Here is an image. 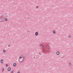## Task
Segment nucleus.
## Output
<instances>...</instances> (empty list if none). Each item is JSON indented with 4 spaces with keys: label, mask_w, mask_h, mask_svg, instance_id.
<instances>
[{
    "label": "nucleus",
    "mask_w": 73,
    "mask_h": 73,
    "mask_svg": "<svg viewBox=\"0 0 73 73\" xmlns=\"http://www.w3.org/2000/svg\"><path fill=\"white\" fill-rule=\"evenodd\" d=\"M24 60V56L23 55H21L19 56V61L21 62H22L23 60Z\"/></svg>",
    "instance_id": "obj_1"
},
{
    "label": "nucleus",
    "mask_w": 73,
    "mask_h": 73,
    "mask_svg": "<svg viewBox=\"0 0 73 73\" xmlns=\"http://www.w3.org/2000/svg\"><path fill=\"white\" fill-rule=\"evenodd\" d=\"M0 19L1 20V22H3L4 21V16H2L0 17Z\"/></svg>",
    "instance_id": "obj_2"
},
{
    "label": "nucleus",
    "mask_w": 73,
    "mask_h": 73,
    "mask_svg": "<svg viewBox=\"0 0 73 73\" xmlns=\"http://www.w3.org/2000/svg\"><path fill=\"white\" fill-rule=\"evenodd\" d=\"M45 47H46V50L49 48V46H47L46 45H45Z\"/></svg>",
    "instance_id": "obj_3"
},
{
    "label": "nucleus",
    "mask_w": 73,
    "mask_h": 73,
    "mask_svg": "<svg viewBox=\"0 0 73 73\" xmlns=\"http://www.w3.org/2000/svg\"><path fill=\"white\" fill-rule=\"evenodd\" d=\"M39 46H40V47H41V48H43L44 46V45L42 44H40Z\"/></svg>",
    "instance_id": "obj_4"
},
{
    "label": "nucleus",
    "mask_w": 73,
    "mask_h": 73,
    "mask_svg": "<svg viewBox=\"0 0 73 73\" xmlns=\"http://www.w3.org/2000/svg\"><path fill=\"white\" fill-rule=\"evenodd\" d=\"M38 32H36L35 33V36H38Z\"/></svg>",
    "instance_id": "obj_5"
},
{
    "label": "nucleus",
    "mask_w": 73,
    "mask_h": 73,
    "mask_svg": "<svg viewBox=\"0 0 73 73\" xmlns=\"http://www.w3.org/2000/svg\"><path fill=\"white\" fill-rule=\"evenodd\" d=\"M11 68L10 67H9L8 69H7V70L8 71H11Z\"/></svg>",
    "instance_id": "obj_6"
},
{
    "label": "nucleus",
    "mask_w": 73,
    "mask_h": 73,
    "mask_svg": "<svg viewBox=\"0 0 73 73\" xmlns=\"http://www.w3.org/2000/svg\"><path fill=\"white\" fill-rule=\"evenodd\" d=\"M57 55H59L60 54V52L59 51H57L56 52Z\"/></svg>",
    "instance_id": "obj_7"
},
{
    "label": "nucleus",
    "mask_w": 73,
    "mask_h": 73,
    "mask_svg": "<svg viewBox=\"0 0 73 73\" xmlns=\"http://www.w3.org/2000/svg\"><path fill=\"white\" fill-rule=\"evenodd\" d=\"M16 65V63H14L13 64V66H14V67H15Z\"/></svg>",
    "instance_id": "obj_8"
},
{
    "label": "nucleus",
    "mask_w": 73,
    "mask_h": 73,
    "mask_svg": "<svg viewBox=\"0 0 73 73\" xmlns=\"http://www.w3.org/2000/svg\"><path fill=\"white\" fill-rule=\"evenodd\" d=\"M0 62L1 63V64H2V63H3V59H1L0 60Z\"/></svg>",
    "instance_id": "obj_9"
},
{
    "label": "nucleus",
    "mask_w": 73,
    "mask_h": 73,
    "mask_svg": "<svg viewBox=\"0 0 73 73\" xmlns=\"http://www.w3.org/2000/svg\"><path fill=\"white\" fill-rule=\"evenodd\" d=\"M53 32V34H55V33H56V32L54 30H53L52 31Z\"/></svg>",
    "instance_id": "obj_10"
},
{
    "label": "nucleus",
    "mask_w": 73,
    "mask_h": 73,
    "mask_svg": "<svg viewBox=\"0 0 73 73\" xmlns=\"http://www.w3.org/2000/svg\"><path fill=\"white\" fill-rule=\"evenodd\" d=\"M5 21H8V19L7 18H5Z\"/></svg>",
    "instance_id": "obj_11"
},
{
    "label": "nucleus",
    "mask_w": 73,
    "mask_h": 73,
    "mask_svg": "<svg viewBox=\"0 0 73 73\" xmlns=\"http://www.w3.org/2000/svg\"><path fill=\"white\" fill-rule=\"evenodd\" d=\"M69 66H71L72 65V64L70 63H69Z\"/></svg>",
    "instance_id": "obj_12"
},
{
    "label": "nucleus",
    "mask_w": 73,
    "mask_h": 73,
    "mask_svg": "<svg viewBox=\"0 0 73 73\" xmlns=\"http://www.w3.org/2000/svg\"><path fill=\"white\" fill-rule=\"evenodd\" d=\"M5 52H6V51H5V50H3V53Z\"/></svg>",
    "instance_id": "obj_13"
},
{
    "label": "nucleus",
    "mask_w": 73,
    "mask_h": 73,
    "mask_svg": "<svg viewBox=\"0 0 73 73\" xmlns=\"http://www.w3.org/2000/svg\"><path fill=\"white\" fill-rule=\"evenodd\" d=\"M70 37H71V36H70V35H69L68 36V38H70Z\"/></svg>",
    "instance_id": "obj_14"
},
{
    "label": "nucleus",
    "mask_w": 73,
    "mask_h": 73,
    "mask_svg": "<svg viewBox=\"0 0 73 73\" xmlns=\"http://www.w3.org/2000/svg\"><path fill=\"white\" fill-rule=\"evenodd\" d=\"M3 71H4V68H2Z\"/></svg>",
    "instance_id": "obj_15"
},
{
    "label": "nucleus",
    "mask_w": 73,
    "mask_h": 73,
    "mask_svg": "<svg viewBox=\"0 0 73 73\" xmlns=\"http://www.w3.org/2000/svg\"><path fill=\"white\" fill-rule=\"evenodd\" d=\"M6 67H7L8 66V64H6Z\"/></svg>",
    "instance_id": "obj_16"
},
{
    "label": "nucleus",
    "mask_w": 73,
    "mask_h": 73,
    "mask_svg": "<svg viewBox=\"0 0 73 73\" xmlns=\"http://www.w3.org/2000/svg\"><path fill=\"white\" fill-rule=\"evenodd\" d=\"M14 72H13V71H11V73H13Z\"/></svg>",
    "instance_id": "obj_17"
},
{
    "label": "nucleus",
    "mask_w": 73,
    "mask_h": 73,
    "mask_svg": "<svg viewBox=\"0 0 73 73\" xmlns=\"http://www.w3.org/2000/svg\"><path fill=\"white\" fill-rule=\"evenodd\" d=\"M8 46L9 47H10V45H8Z\"/></svg>",
    "instance_id": "obj_18"
},
{
    "label": "nucleus",
    "mask_w": 73,
    "mask_h": 73,
    "mask_svg": "<svg viewBox=\"0 0 73 73\" xmlns=\"http://www.w3.org/2000/svg\"><path fill=\"white\" fill-rule=\"evenodd\" d=\"M38 8V6H36V8L37 9V8Z\"/></svg>",
    "instance_id": "obj_19"
},
{
    "label": "nucleus",
    "mask_w": 73,
    "mask_h": 73,
    "mask_svg": "<svg viewBox=\"0 0 73 73\" xmlns=\"http://www.w3.org/2000/svg\"><path fill=\"white\" fill-rule=\"evenodd\" d=\"M17 73H20V72L19 71H18L17 72Z\"/></svg>",
    "instance_id": "obj_20"
},
{
    "label": "nucleus",
    "mask_w": 73,
    "mask_h": 73,
    "mask_svg": "<svg viewBox=\"0 0 73 73\" xmlns=\"http://www.w3.org/2000/svg\"><path fill=\"white\" fill-rule=\"evenodd\" d=\"M41 53H39V54H40V55H41Z\"/></svg>",
    "instance_id": "obj_21"
},
{
    "label": "nucleus",
    "mask_w": 73,
    "mask_h": 73,
    "mask_svg": "<svg viewBox=\"0 0 73 73\" xmlns=\"http://www.w3.org/2000/svg\"><path fill=\"white\" fill-rule=\"evenodd\" d=\"M64 57H65V55H63Z\"/></svg>",
    "instance_id": "obj_22"
},
{
    "label": "nucleus",
    "mask_w": 73,
    "mask_h": 73,
    "mask_svg": "<svg viewBox=\"0 0 73 73\" xmlns=\"http://www.w3.org/2000/svg\"><path fill=\"white\" fill-rule=\"evenodd\" d=\"M34 58H35V57H34Z\"/></svg>",
    "instance_id": "obj_23"
},
{
    "label": "nucleus",
    "mask_w": 73,
    "mask_h": 73,
    "mask_svg": "<svg viewBox=\"0 0 73 73\" xmlns=\"http://www.w3.org/2000/svg\"><path fill=\"white\" fill-rule=\"evenodd\" d=\"M7 15V14H5V15Z\"/></svg>",
    "instance_id": "obj_24"
},
{
    "label": "nucleus",
    "mask_w": 73,
    "mask_h": 73,
    "mask_svg": "<svg viewBox=\"0 0 73 73\" xmlns=\"http://www.w3.org/2000/svg\"><path fill=\"white\" fill-rule=\"evenodd\" d=\"M28 19H29V18H28Z\"/></svg>",
    "instance_id": "obj_25"
},
{
    "label": "nucleus",
    "mask_w": 73,
    "mask_h": 73,
    "mask_svg": "<svg viewBox=\"0 0 73 73\" xmlns=\"http://www.w3.org/2000/svg\"><path fill=\"white\" fill-rule=\"evenodd\" d=\"M28 32H29V31H28Z\"/></svg>",
    "instance_id": "obj_26"
},
{
    "label": "nucleus",
    "mask_w": 73,
    "mask_h": 73,
    "mask_svg": "<svg viewBox=\"0 0 73 73\" xmlns=\"http://www.w3.org/2000/svg\"><path fill=\"white\" fill-rule=\"evenodd\" d=\"M62 58H63V57H62Z\"/></svg>",
    "instance_id": "obj_27"
}]
</instances>
